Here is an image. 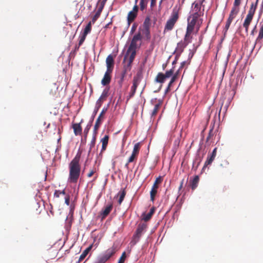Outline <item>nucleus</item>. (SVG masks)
<instances>
[{"label":"nucleus","instance_id":"2eb2a0df","mask_svg":"<svg viewBox=\"0 0 263 263\" xmlns=\"http://www.w3.org/2000/svg\"><path fill=\"white\" fill-rule=\"evenodd\" d=\"M186 42L184 41L180 42L177 44V46L176 48V51L177 53L179 54V55L183 51L184 49L186 47V46L188 45Z\"/></svg>","mask_w":263,"mask_h":263},{"label":"nucleus","instance_id":"3c124183","mask_svg":"<svg viewBox=\"0 0 263 263\" xmlns=\"http://www.w3.org/2000/svg\"><path fill=\"white\" fill-rule=\"evenodd\" d=\"M65 203L67 205H69L70 203V196L69 195H67L65 197Z\"/></svg>","mask_w":263,"mask_h":263},{"label":"nucleus","instance_id":"a18cd8bd","mask_svg":"<svg viewBox=\"0 0 263 263\" xmlns=\"http://www.w3.org/2000/svg\"><path fill=\"white\" fill-rule=\"evenodd\" d=\"M125 257H126V253L125 252H124L122 253L121 256L120 257V258L118 261V263H124L125 259Z\"/></svg>","mask_w":263,"mask_h":263},{"label":"nucleus","instance_id":"72a5a7b5","mask_svg":"<svg viewBox=\"0 0 263 263\" xmlns=\"http://www.w3.org/2000/svg\"><path fill=\"white\" fill-rule=\"evenodd\" d=\"M174 67L169 70H167L165 73H163V75L165 77V79L166 78H168L171 77L174 73Z\"/></svg>","mask_w":263,"mask_h":263},{"label":"nucleus","instance_id":"9b49d317","mask_svg":"<svg viewBox=\"0 0 263 263\" xmlns=\"http://www.w3.org/2000/svg\"><path fill=\"white\" fill-rule=\"evenodd\" d=\"M106 63L107 66L106 70L112 71L114 66V60L111 54H109L106 58Z\"/></svg>","mask_w":263,"mask_h":263},{"label":"nucleus","instance_id":"6ab92c4d","mask_svg":"<svg viewBox=\"0 0 263 263\" xmlns=\"http://www.w3.org/2000/svg\"><path fill=\"white\" fill-rule=\"evenodd\" d=\"M165 80V78L164 76L163 75V73L162 72H159L155 79V81L156 82L162 84L164 82ZM160 87H162V85H161Z\"/></svg>","mask_w":263,"mask_h":263},{"label":"nucleus","instance_id":"49530a36","mask_svg":"<svg viewBox=\"0 0 263 263\" xmlns=\"http://www.w3.org/2000/svg\"><path fill=\"white\" fill-rule=\"evenodd\" d=\"M107 261L102 256L98 258L97 260L95 263H105Z\"/></svg>","mask_w":263,"mask_h":263},{"label":"nucleus","instance_id":"a19ab883","mask_svg":"<svg viewBox=\"0 0 263 263\" xmlns=\"http://www.w3.org/2000/svg\"><path fill=\"white\" fill-rule=\"evenodd\" d=\"M262 39H263V24L259 30V34L257 38V41H259Z\"/></svg>","mask_w":263,"mask_h":263},{"label":"nucleus","instance_id":"ddd939ff","mask_svg":"<svg viewBox=\"0 0 263 263\" xmlns=\"http://www.w3.org/2000/svg\"><path fill=\"white\" fill-rule=\"evenodd\" d=\"M106 110L107 108H103L101 112L100 113L99 116L98 117V119H97L93 129L94 132H95V133H97V131L98 130L101 124V118L105 114Z\"/></svg>","mask_w":263,"mask_h":263},{"label":"nucleus","instance_id":"2f4dec72","mask_svg":"<svg viewBox=\"0 0 263 263\" xmlns=\"http://www.w3.org/2000/svg\"><path fill=\"white\" fill-rule=\"evenodd\" d=\"M96 133H95V135L92 137V138L91 139V141L90 142V143L89 144L90 147L88 151V155L90 154L92 148L95 146L96 141Z\"/></svg>","mask_w":263,"mask_h":263},{"label":"nucleus","instance_id":"f704fd0d","mask_svg":"<svg viewBox=\"0 0 263 263\" xmlns=\"http://www.w3.org/2000/svg\"><path fill=\"white\" fill-rule=\"evenodd\" d=\"M162 179L161 177L159 176V177H157L156 178V179L155 180V181L152 187L158 189V184L162 182Z\"/></svg>","mask_w":263,"mask_h":263},{"label":"nucleus","instance_id":"bf43d9fd","mask_svg":"<svg viewBox=\"0 0 263 263\" xmlns=\"http://www.w3.org/2000/svg\"><path fill=\"white\" fill-rule=\"evenodd\" d=\"M235 17V16L234 15L230 13L229 17L227 20L232 22Z\"/></svg>","mask_w":263,"mask_h":263},{"label":"nucleus","instance_id":"bb28decb","mask_svg":"<svg viewBox=\"0 0 263 263\" xmlns=\"http://www.w3.org/2000/svg\"><path fill=\"white\" fill-rule=\"evenodd\" d=\"M91 30V22H90L88 23V24L87 25L86 27L84 29V30L83 32V34H84V35L87 36V35L90 32Z\"/></svg>","mask_w":263,"mask_h":263},{"label":"nucleus","instance_id":"79ce46f5","mask_svg":"<svg viewBox=\"0 0 263 263\" xmlns=\"http://www.w3.org/2000/svg\"><path fill=\"white\" fill-rule=\"evenodd\" d=\"M239 11V8H236L233 6V8L230 12V14H233L236 16Z\"/></svg>","mask_w":263,"mask_h":263},{"label":"nucleus","instance_id":"a878e982","mask_svg":"<svg viewBox=\"0 0 263 263\" xmlns=\"http://www.w3.org/2000/svg\"><path fill=\"white\" fill-rule=\"evenodd\" d=\"M179 73L180 69H178V70L172 76V77L169 83L172 85L173 83L178 79Z\"/></svg>","mask_w":263,"mask_h":263},{"label":"nucleus","instance_id":"680f3d73","mask_svg":"<svg viewBox=\"0 0 263 263\" xmlns=\"http://www.w3.org/2000/svg\"><path fill=\"white\" fill-rule=\"evenodd\" d=\"M100 3H101L100 5L103 6V7H104V5H105L107 0H100Z\"/></svg>","mask_w":263,"mask_h":263},{"label":"nucleus","instance_id":"0eeeda50","mask_svg":"<svg viewBox=\"0 0 263 263\" xmlns=\"http://www.w3.org/2000/svg\"><path fill=\"white\" fill-rule=\"evenodd\" d=\"M146 227H147L146 224L144 223H140L138 224L137 229L135 232V234H134V235L133 236L134 240L135 241V243H136L137 241H139L143 232L146 229Z\"/></svg>","mask_w":263,"mask_h":263},{"label":"nucleus","instance_id":"423d86ee","mask_svg":"<svg viewBox=\"0 0 263 263\" xmlns=\"http://www.w3.org/2000/svg\"><path fill=\"white\" fill-rule=\"evenodd\" d=\"M100 238H99L97 240V238H95L93 240V242L92 244L90 245L87 248H86L82 252V253L81 254V255H80V256L79 257L78 262L82 261L86 257V256L87 255V254H88L89 251L92 248L93 246H95L96 248H97L99 244L100 243Z\"/></svg>","mask_w":263,"mask_h":263},{"label":"nucleus","instance_id":"4c0bfd02","mask_svg":"<svg viewBox=\"0 0 263 263\" xmlns=\"http://www.w3.org/2000/svg\"><path fill=\"white\" fill-rule=\"evenodd\" d=\"M101 105H102V102H99L98 101H97L95 109V110L93 111V118H94V117L97 114V113L99 108L101 107Z\"/></svg>","mask_w":263,"mask_h":263},{"label":"nucleus","instance_id":"4468645a","mask_svg":"<svg viewBox=\"0 0 263 263\" xmlns=\"http://www.w3.org/2000/svg\"><path fill=\"white\" fill-rule=\"evenodd\" d=\"M108 140L109 136L107 135H105L104 137L101 140V142H102V148L100 155L102 154V153L106 150L108 145Z\"/></svg>","mask_w":263,"mask_h":263},{"label":"nucleus","instance_id":"e433bc0d","mask_svg":"<svg viewBox=\"0 0 263 263\" xmlns=\"http://www.w3.org/2000/svg\"><path fill=\"white\" fill-rule=\"evenodd\" d=\"M203 1L200 2V3H194L193 4V6H194V10L195 11L199 12L201 9V5L202 4Z\"/></svg>","mask_w":263,"mask_h":263},{"label":"nucleus","instance_id":"473e14b6","mask_svg":"<svg viewBox=\"0 0 263 263\" xmlns=\"http://www.w3.org/2000/svg\"><path fill=\"white\" fill-rule=\"evenodd\" d=\"M157 193V189L153 187L151 189V192H150V195H151V200L152 201H154L155 199V196Z\"/></svg>","mask_w":263,"mask_h":263},{"label":"nucleus","instance_id":"c9c22d12","mask_svg":"<svg viewBox=\"0 0 263 263\" xmlns=\"http://www.w3.org/2000/svg\"><path fill=\"white\" fill-rule=\"evenodd\" d=\"M140 148V143L139 142H138L134 145V148H133L132 152L136 153L137 154H139Z\"/></svg>","mask_w":263,"mask_h":263},{"label":"nucleus","instance_id":"37998d69","mask_svg":"<svg viewBox=\"0 0 263 263\" xmlns=\"http://www.w3.org/2000/svg\"><path fill=\"white\" fill-rule=\"evenodd\" d=\"M213 136H214L213 130V129H211L209 131V135L206 138V142H209L211 140V139L213 138Z\"/></svg>","mask_w":263,"mask_h":263},{"label":"nucleus","instance_id":"864d4df0","mask_svg":"<svg viewBox=\"0 0 263 263\" xmlns=\"http://www.w3.org/2000/svg\"><path fill=\"white\" fill-rule=\"evenodd\" d=\"M61 194L60 190H55L54 193V196L57 198H59Z\"/></svg>","mask_w":263,"mask_h":263},{"label":"nucleus","instance_id":"052dcab7","mask_svg":"<svg viewBox=\"0 0 263 263\" xmlns=\"http://www.w3.org/2000/svg\"><path fill=\"white\" fill-rule=\"evenodd\" d=\"M179 56L180 55H179V54L177 53V54H176V55L175 57V59L174 61L172 63L173 65H174V64H175L177 63V61Z\"/></svg>","mask_w":263,"mask_h":263},{"label":"nucleus","instance_id":"8fccbe9b","mask_svg":"<svg viewBox=\"0 0 263 263\" xmlns=\"http://www.w3.org/2000/svg\"><path fill=\"white\" fill-rule=\"evenodd\" d=\"M96 168H94L91 170L90 171V172H89V173L87 174V177H91V176H92L94 175V174L96 173Z\"/></svg>","mask_w":263,"mask_h":263},{"label":"nucleus","instance_id":"9d476101","mask_svg":"<svg viewBox=\"0 0 263 263\" xmlns=\"http://www.w3.org/2000/svg\"><path fill=\"white\" fill-rule=\"evenodd\" d=\"M112 71L106 70L105 72L104 77L101 80V84L103 86L108 85L111 81V73Z\"/></svg>","mask_w":263,"mask_h":263},{"label":"nucleus","instance_id":"1a4fd4ad","mask_svg":"<svg viewBox=\"0 0 263 263\" xmlns=\"http://www.w3.org/2000/svg\"><path fill=\"white\" fill-rule=\"evenodd\" d=\"M138 9V5H134L132 10L128 12L127 15V21L129 24L133 22L136 18Z\"/></svg>","mask_w":263,"mask_h":263},{"label":"nucleus","instance_id":"7ed1b4c3","mask_svg":"<svg viewBox=\"0 0 263 263\" xmlns=\"http://www.w3.org/2000/svg\"><path fill=\"white\" fill-rule=\"evenodd\" d=\"M259 0H256L255 3H252L248 11V14L243 23V27L245 28L246 32H248L249 27L252 21L254 15L255 13Z\"/></svg>","mask_w":263,"mask_h":263},{"label":"nucleus","instance_id":"5701e85b","mask_svg":"<svg viewBox=\"0 0 263 263\" xmlns=\"http://www.w3.org/2000/svg\"><path fill=\"white\" fill-rule=\"evenodd\" d=\"M108 91H109L108 89H107V88L105 89L103 91V92H102L100 97L98 100V101H99V102H102L104 100H105L107 98V97L108 96Z\"/></svg>","mask_w":263,"mask_h":263},{"label":"nucleus","instance_id":"338daca9","mask_svg":"<svg viewBox=\"0 0 263 263\" xmlns=\"http://www.w3.org/2000/svg\"><path fill=\"white\" fill-rule=\"evenodd\" d=\"M183 182H184V180H182V181H181L180 182V186L179 187V190H181L182 187H183Z\"/></svg>","mask_w":263,"mask_h":263},{"label":"nucleus","instance_id":"774afa93","mask_svg":"<svg viewBox=\"0 0 263 263\" xmlns=\"http://www.w3.org/2000/svg\"><path fill=\"white\" fill-rule=\"evenodd\" d=\"M60 193H61V194H62V195H65L66 194V192H65V190H64L63 191H60Z\"/></svg>","mask_w":263,"mask_h":263},{"label":"nucleus","instance_id":"f03ea898","mask_svg":"<svg viewBox=\"0 0 263 263\" xmlns=\"http://www.w3.org/2000/svg\"><path fill=\"white\" fill-rule=\"evenodd\" d=\"M142 39V36L141 33L139 32L138 33L135 34L131 41L130 44L127 50L126 54L129 55V63L130 64L134 61L136 54V49L138 47L137 42L141 41Z\"/></svg>","mask_w":263,"mask_h":263},{"label":"nucleus","instance_id":"aec40b11","mask_svg":"<svg viewBox=\"0 0 263 263\" xmlns=\"http://www.w3.org/2000/svg\"><path fill=\"white\" fill-rule=\"evenodd\" d=\"M199 181L198 176H195L192 180L190 181L191 187L193 190H194L198 186Z\"/></svg>","mask_w":263,"mask_h":263},{"label":"nucleus","instance_id":"de8ad7c7","mask_svg":"<svg viewBox=\"0 0 263 263\" xmlns=\"http://www.w3.org/2000/svg\"><path fill=\"white\" fill-rule=\"evenodd\" d=\"M100 14L96 13V14L92 17L91 22L92 23V24H94L96 22V21L98 20V18L100 17Z\"/></svg>","mask_w":263,"mask_h":263},{"label":"nucleus","instance_id":"4d7b16f0","mask_svg":"<svg viewBox=\"0 0 263 263\" xmlns=\"http://www.w3.org/2000/svg\"><path fill=\"white\" fill-rule=\"evenodd\" d=\"M104 7L102 6H100L97 11L96 12L97 13H98L99 14L101 15V13Z\"/></svg>","mask_w":263,"mask_h":263},{"label":"nucleus","instance_id":"69168bd1","mask_svg":"<svg viewBox=\"0 0 263 263\" xmlns=\"http://www.w3.org/2000/svg\"><path fill=\"white\" fill-rule=\"evenodd\" d=\"M136 26L135 24H134L132 27V29H131V32H133L135 31V29H136Z\"/></svg>","mask_w":263,"mask_h":263},{"label":"nucleus","instance_id":"a211bd4d","mask_svg":"<svg viewBox=\"0 0 263 263\" xmlns=\"http://www.w3.org/2000/svg\"><path fill=\"white\" fill-rule=\"evenodd\" d=\"M193 31H191L187 29H186V33L184 37V41L185 42H186L187 44L191 43L192 42V40L193 38L192 33H193Z\"/></svg>","mask_w":263,"mask_h":263},{"label":"nucleus","instance_id":"dca6fc26","mask_svg":"<svg viewBox=\"0 0 263 263\" xmlns=\"http://www.w3.org/2000/svg\"><path fill=\"white\" fill-rule=\"evenodd\" d=\"M72 128L75 135H79L82 134V128L80 123H74L72 124Z\"/></svg>","mask_w":263,"mask_h":263},{"label":"nucleus","instance_id":"cd10ccee","mask_svg":"<svg viewBox=\"0 0 263 263\" xmlns=\"http://www.w3.org/2000/svg\"><path fill=\"white\" fill-rule=\"evenodd\" d=\"M148 1L147 0H140V10L143 11L147 7Z\"/></svg>","mask_w":263,"mask_h":263},{"label":"nucleus","instance_id":"6e6d98bb","mask_svg":"<svg viewBox=\"0 0 263 263\" xmlns=\"http://www.w3.org/2000/svg\"><path fill=\"white\" fill-rule=\"evenodd\" d=\"M104 7L102 6H100L97 11L96 12L97 13H98L99 14L101 15V13Z\"/></svg>","mask_w":263,"mask_h":263},{"label":"nucleus","instance_id":"f8f14e48","mask_svg":"<svg viewBox=\"0 0 263 263\" xmlns=\"http://www.w3.org/2000/svg\"><path fill=\"white\" fill-rule=\"evenodd\" d=\"M217 149V148L216 147L215 148L213 149L212 154L210 155H208L207 159L204 163L203 167L207 166L208 165L211 164L213 162V160L215 159V158L216 156Z\"/></svg>","mask_w":263,"mask_h":263},{"label":"nucleus","instance_id":"6e6552de","mask_svg":"<svg viewBox=\"0 0 263 263\" xmlns=\"http://www.w3.org/2000/svg\"><path fill=\"white\" fill-rule=\"evenodd\" d=\"M117 251V247L115 244L111 247L108 249L101 256L106 261L110 259Z\"/></svg>","mask_w":263,"mask_h":263},{"label":"nucleus","instance_id":"f3484780","mask_svg":"<svg viewBox=\"0 0 263 263\" xmlns=\"http://www.w3.org/2000/svg\"><path fill=\"white\" fill-rule=\"evenodd\" d=\"M112 209V205L111 204L107 205L104 209V210H102L101 213V215L102 218H104L106 217L111 212Z\"/></svg>","mask_w":263,"mask_h":263},{"label":"nucleus","instance_id":"0e129e2a","mask_svg":"<svg viewBox=\"0 0 263 263\" xmlns=\"http://www.w3.org/2000/svg\"><path fill=\"white\" fill-rule=\"evenodd\" d=\"M185 64V61L182 62L181 63V66H180V68L178 69H180V71L181 69H182L183 67L184 66Z\"/></svg>","mask_w":263,"mask_h":263},{"label":"nucleus","instance_id":"4be33fe9","mask_svg":"<svg viewBox=\"0 0 263 263\" xmlns=\"http://www.w3.org/2000/svg\"><path fill=\"white\" fill-rule=\"evenodd\" d=\"M154 209L152 208L151 209L150 211L146 214H144L143 215L142 219L144 220L145 221H148L152 217V215H153L154 213Z\"/></svg>","mask_w":263,"mask_h":263},{"label":"nucleus","instance_id":"ea45409f","mask_svg":"<svg viewBox=\"0 0 263 263\" xmlns=\"http://www.w3.org/2000/svg\"><path fill=\"white\" fill-rule=\"evenodd\" d=\"M144 34L145 35V37L147 40H149L151 38V35H150V31H149V28H144Z\"/></svg>","mask_w":263,"mask_h":263},{"label":"nucleus","instance_id":"c85d7f7f","mask_svg":"<svg viewBox=\"0 0 263 263\" xmlns=\"http://www.w3.org/2000/svg\"><path fill=\"white\" fill-rule=\"evenodd\" d=\"M126 70H124L122 73L121 77L119 79V80L118 81V84L119 85V87L121 88L122 87L123 82L124 81V77L126 75Z\"/></svg>","mask_w":263,"mask_h":263},{"label":"nucleus","instance_id":"13d9d810","mask_svg":"<svg viewBox=\"0 0 263 263\" xmlns=\"http://www.w3.org/2000/svg\"><path fill=\"white\" fill-rule=\"evenodd\" d=\"M172 85V84H171L170 83H168V86L165 91V94H166L167 92H168L171 90V87Z\"/></svg>","mask_w":263,"mask_h":263},{"label":"nucleus","instance_id":"c03bdc74","mask_svg":"<svg viewBox=\"0 0 263 263\" xmlns=\"http://www.w3.org/2000/svg\"><path fill=\"white\" fill-rule=\"evenodd\" d=\"M149 24H150V19H149V17H147L145 19L144 22V28H147V27L148 28H149Z\"/></svg>","mask_w":263,"mask_h":263},{"label":"nucleus","instance_id":"e2e57ef3","mask_svg":"<svg viewBox=\"0 0 263 263\" xmlns=\"http://www.w3.org/2000/svg\"><path fill=\"white\" fill-rule=\"evenodd\" d=\"M90 127V125H87L86 128L84 129V133L87 134L88 132V130Z\"/></svg>","mask_w":263,"mask_h":263},{"label":"nucleus","instance_id":"c756f323","mask_svg":"<svg viewBox=\"0 0 263 263\" xmlns=\"http://www.w3.org/2000/svg\"><path fill=\"white\" fill-rule=\"evenodd\" d=\"M119 195L120 197L118 200V203L119 204H121L125 198L126 195L125 191L123 190L122 191L119 193Z\"/></svg>","mask_w":263,"mask_h":263},{"label":"nucleus","instance_id":"b1692460","mask_svg":"<svg viewBox=\"0 0 263 263\" xmlns=\"http://www.w3.org/2000/svg\"><path fill=\"white\" fill-rule=\"evenodd\" d=\"M138 154L132 152V154L130 157L129 158L127 163L125 164L126 167H128V165L129 163L134 162L135 160L137 159Z\"/></svg>","mask_w":263,"mask_h":263},{"label":"nucleus","instance_id":"7c9ffc66","mask_svg":"<svg viewBox=\"0 0 263 263\" xmlns=\"http://www.w3.org/2000/svg\"><path fill=\"white\" fill-rule=\"evenodd\" d=\"M200 16L199 12L195 11L193 14L191 15L189 18H191L192 20L197 22L199 17Z\"/></svg>","mask_w":263,"mask_h":263},{"label":"nucleus","instance_id":"f257e3e1","mask_svg":"<svg viewBox=\"0 0 263 263\" xmlns=\"http://www.w3.org/2000/svg\"><path fill=\"white\" fill-rule=\"evenodd\" d=\"M82 155V151H79L74 158L69 164L68 181L76 183L80 177L81 173V165L80 163Z\"/></svg>","mask_w":263,"mask_h":263},{"label":"nucleus","instance_id":"58836bf2","mask_svg":"<svg viewBox=\"0 0 263 263\" xmlns=\"http://www.w3.org/2000/svg\"><path fill=\"white\" fill-rule=\"evenodd\" d=\"M86 36L84 35V34H82V35L80 37V40L79 42V46L78 47H76L77 49H78L79 47L84 42Z\"/></svg>","mask_w":263,"mask_h":263},{"label":"nucleus","instance_id":"20e7f679","mask_svg":"<svg viewBox=\"0 0 263 263\" xmlns=\"http://www.w3.org/2000/svg\"><path fill=\"white\" fill-rule=\"evenodd\" d=\"M179 18L178 12L176 9H173L169 19L167 21L164 27V33L166 31L172 30L177 20Z\"/></svg>","mask_w":263,"mask_h":263},{"label":"nucleus","instance_id":"5fc2aeb1","mask_svg":"<svg viewBox=\"0 0 263 263\" xmlns=\"http://www.w3.org/2000/svg\"><path fill=\"white\" fill-rule=\"evenodd\" d=\"M156 1L157 0H151L150 6L152 9H153L156 6Z\"/></svg>","mask_w":263,"mask_h":263},{"label":"nucleus","instance_id":"393cba45","mask_svg":"<svg viewBox=\"0 0 263 263\" xmlns=\"http://www.w3.org/2000/svg\"><path fill=\"white\" fill-rule=\"evenodd\" d=\"M161 104L160 103L157 104L155 105L154 108L152 112L151 116L152 117H155L157 114L158 110L160 109Z\"/></svg>","mask_w":263,"mask_h":263},{"label":"nucleus","instance_id":"09e8293b","mask_svg":"<svg viewBox=\"0 0 263 263\" xmlns=\"http://www.w3.org/2000/svg\"><path fill=\"white\" fill-rule=\"evenodd\" d=\"M241 0H235L233 4V7L239 8V6L241 4Z\"/></svg>","mask_w":263,"mask_h":263},{"label":"nucleus","instance_id":"412c9836","mask_svg":"<svg viewBox=\"0 0 263 263\" xmlns=\"http://www.w3.org/2000/svg\"><path fill=\"white\" fill-rule=\"evenodd\" d=\"M197 22L194 21L193 20H190V18H187V26L186 29L190 30L191 31H194L195 26L196 25Z\"/></svg>","mask_w":263,"mask_h":263},{"label":"nucleus","instance_id":"39448f33","mask_svg":"<svg viewBox=\"0 0 263 263\" xmlns=\"http://www.w3.org/2000/svg\"><path fill=\"white\" fill-rule=\"evenodd\" d=\"M141 80V77L140 74H137L136 76L134 77L133 80V85L130 88L129 95L127 96V100L133 98L135 95L137 87L140 84Z\"/></svg>","mask_w":263,"mask_h":263},{"label":"nucleus","instance_id":"603ef678","mask_svg":"<svg viewBox=\"0 0 263 263\" xmlns=\"http://www.w3.org/2000/svg\"><path fill=\"white\" fill-rule=\"evenodd\" d=\"M231 23H232V22H231L230 21H228V20L227 21L226 24L225 26L226 31H227L229 29Z\"/></svg>","mask_w":263,"mask_h":263}]
</instances>
